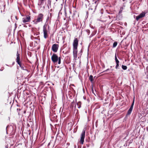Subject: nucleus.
<instances>
[{
  "label": "nucleus",
  "instance_id": "nucleus-5",
  "mask_svg": "<svg viewBox=\"0 0 148 148\" xmlns=\"http://www.w3.org/2000/svg\"><path fill=\"white\" fill-rule=\"evenodd\" d=\"M58 45L56 44H53L52 47V51L54 52H57L58 50Z\"/></svg>",
  "mask_w": 148,
  "mask_h": 148
},
{
  "label": "nucleus",
  "instance_id": "nucleus-4",
  "mask_svg": "<svg viewBox=\"0 0 148 148\" xmlns=\"http://www.w3.org/2000/svg\"><path fill=\"white\" fill-rule=\"evenodd\" d=\"M43 17V15L42 14H40L38 15V17L36 19L34 20V22L35 23H37L39 22L42 21Z\"/></svg>",
  "mask_w": 148,
  "mask_h": 148
},
{
  "label": "nucleus",
  "instance_id": "nucleus-1",
  "mask_svg": "<svg viewBox=\"0 0 148 148\" xmlns=\"http://www.w3.org/2000/svg\"><path fill=\"white\" fill-rule=\"evenodd\" d=\"M78 40L77 38H75L73 43V55L74 58H76L77 56V47Z\"/></svg>",
  "mask_w": 148,
  "mask_h": 148
},
{
  "label": "nucleus",
  "instance_id": "nucleus-20",
  "mask_svg": "<svg viewBox=\"0 0 148 148\" xmlns=\"http://www.w3.org/2000/svg\"><path fill=\"white\" fill-rule=\"evenodd\" d=\"M133 106L132 105H131V107H130V108H132V109H133Z\"/></svg>",
  "mask_w": 148,
  "mask_h": 148
},
{
  "label": "nucleus",
  "instance_id": "nucleus-3",
  "mask_svg": "<svg viewBox=\"0 0 148 148\" xmlns=\"http://www.w3.org/2000/svg\"><path fill=\"white\" fill-rule=\"evenodd\" d=\"M85 130L84 129L81 135V139L80 142L82 144H83L84 142V138L85 137Z\"/></svg>",
  "mask_w": 148,
  "mask_h": 148
},
{
  "label": "nucleus",
  "instance_id": "nucleus-9",
  "mask_svg": "<svg viewBox=\"0 0 148 148\" xmlns=\"http://www.w3.org/2000/svg\"><path fill=\"white\" fill-rule=\"evenodd\" d=\"M21 67V69L23 70H27V69H24V66L23 64H22L21 62L19 63V64H18Z\"/></svg>",
  "mask_w": 148,
  "mask_h": 148
},
{
  "label": "nucleus",
  "instance_id": "nucleus-11",
  "mask_svg": "<svg viewBox=\"0 0 148 148\" xmlns=\"http://www.w3.org/2000/svg\"><path fill=\"white\" fill-rule=\"evenodd\" d=\"M115 61H116V63H119V60L117 59L116 54H115Z\"/></svg>",
  "mask_w": 148,
  "mask_h": 148
},
{
  "label": "nucleus",
  "instance_id": "nucleus-18",
  "mask_svg": "<svg viewBox=\"0 0 148 148\" xmlns=\"http://www.w3.org/2000/svg\"><path fill=\"white\" fill-rule=\"evenodd\" d=\"M134 100H133V101L131 104L132 105L134 106Z\"/></svg>",
  "mask_w": 148,
  "mask_h": 148
},
{
  "label": "nucleus",
  "instance_id": "nucleus-24",
  "mask_svg": "<svg viewBox=\"0 0 148 148\" xmlns=\"http://www.w3.org/2000/svg\"><path fill=\"white\" fill-rule=\"evenodd\" d=\"M80 108V107H79H79H78V108Z\"/></svg>",
  "mask_w": 148,
  "mask_h": 148
},
{
  "label": "nucleus",
  "instance_id": "nucleus-21",
  "mask_svg": "<svg viewBox=\"0 0 148 148\" xmlns=\"http://www.w3.org/2000/svg\"><path fill=\"white\" fill-rule=\"evenodd\" d=\"M109 70V69H108L107 70H105V71H103V72H106V71H108Z\"/></svg>",
  "mask_w": 148,
  "mask_h": 148
},
{
  "label": "nucleus",
  "instance_id": "nucleus-23",
  "mask_svg": "<svg viewBox=\"0 0 148 148\" xmlns=\"http://www.w3.org/2000/svg\"><path fill=\"white\" fill-rule=\"evenodd\" d=\"M15 18H16V19H17V18H16V16H15Z\"/></svg>",
  "mask_w": 148,
  "mask_h": 148
},
{
  "label": "nucleus",
  "instance_id": "nucleus-22",
  "mask_svg": "<svg viewBox=\"0 0 148 148\" xmlns=\"http://www.w3.org/2000/svg\"><path fill=\"white\" fill-rule=\"evenodd\" d=\"M92 90L93 91V85H92Z\"/></svg>",
  "mask_w": 148,
  "mask_h": 148
},
{
  "label": "nucleus",
  "instance_id": "nucleus-25",
  "mask_svg": "<svg viewBox=\"0 0 148 148\" xmlns=\"http://www.w3.org/2000/svg\"><path fill=\"white\" fill-rule=\"evenodd\" d=\"M50 14V16H51V13Z\"/></svg>",
  "mask_w": 148,
  "mask_h": 148
},
{
  "label": "nucleus",
  "instance_id": "nucleus-15",
  "mask_svg": "<svg viewBox=\"0 0 148 148\" xmlns=\"http://www.w3.org/2000/svg\"><path fill=\"white\" fill-rule=\"evenodd\" d=\"M116 69H118V67L119 66V63H116Z\"/></svg>",
  "mask_w": 148,
  "mask_h": 148
},
{
  "label": "nucleus",
  "instance_id": "nucleus-17",
  "mask_svg": "<svg viewBox=\"0 0 148 148\" xmlns=\"http://www.w3.org/2000/svg\"><path fill=\"white\" fill-rule=\"evenodd\" d=\"M16 56L17 57V56L19 57V54L18 52V51L17 52Z\"/></svg>",
  "mask_w": 148,
  "mask_h": 148
},
{
  "label": "nucleus",
  "instance_id": "nucleus-29",
  "mask_svg": "<svg viewBox=\"0 0 148 148\" xmlns=\"http://www.w3.org/2000/svg\"><path fill=\"white\" fill-rule=\"evenodd\" d=\"M41 0V1H43V0Z\"/></svg>",
  "mask_w": 148,
  "mask_h": 148
},
{
  "label": "nucleus",
  "instance_id": "nucleus-6",
  "mask_svg": "<svg viewBox=\"0 0 148 148\" xmlns=\"http://www.w3.org/2000/svg\"><path fill=\"white\" fill-rule=\"evenodd\" d=\"M23 22L24 23L30 21V16H27L25 18H23L22 19Z\"/></svg>",
  "mask_w": 148,
  "mask_h": 148
},
{
  "label": "nucleus",
  "instance_id": "nucleus-8",
  "mask_svg": "<svg viewBox=\"0 0 148 148\" xmlns=\"http://www.w3.org/2000/svg\"><path fill=\"white\" fill-rule=\"evenodd\" d=\"M43 31L45 38H46V26L45 25L43 26Z\"/></svg>",
  "mask_w": 148,
  "mask_h": 148
},
{
  "label": "nucleus",
  "instance_id": "nucleus-28",
  "mask_svg": "<svg viewBox=\"0 0 148 148\" xmlns=\"http://www.w3.org/2000/svg\"><path fill=\"white\" fill-rule=\"evenodd\" d=\"M47 85H49V84H47Z\"/></svg>",
  "mask_w": 148,
  "mask_h": 148
},
{
  "label": "nucleus",
  "instance_id": "nucleus-27",
  "mask_svg": "<svg viewBox=\"0 0 148 148\" xmlns=\"http://www.w3.org/2000/svg\"><path fill=\"white\" fill-rule=\"evenodd\" d=\"M121 12V11H120L119 12Z\"/></svg>",
  "mask_w": 148,
  "mask_h": 148
},
{
  "label": "nucleus",
  "instance_id": "nucleus-10",
  "mask_svg": "<svg viewBox=\"0 0 148 148\" xmlns=\"http://www.w3.org/2000/svg\"><path fill=\"white\" fill-rule=\"evenodd\" d=\"M20 57L17 56L16 58V62H17L18 64H19V63L21 62L20 61Z\"/></svg>",
  "mask_w": 148,
  "mask_h": 148
},
{
  "label": "nucleus",
  "instance_id": "nucleus-7",
  "mask_svg": "<svg viewBox=\"0 0 148 148\" xmlns=\"http://www.w3.org/2000/svg\"><path fill=\"white\" fill-rule=\"evenodd\" d=\"M145 13L143 12L140 14L138 16H136V20L138 21L139 19L144 17L145 15Z\"/></svg>",
  "mask_w": 148,
  "mask_h": 148
},
{
  "label": "nucleus",
  "instance_id": "nucleus-19",
  "mask_svg": "<svg viewBox=\"0 0 148 148\" xmlns=\"http://www.w3.org/2000/svg\"><path fill=\"white\" fill-rule=\"evenodd\" d=\"M132 109H133L132 108H130V109H129V110L132 111Z\"/></svg>",
  "mask_w": 148,
  "mask_h": 148
},
{
  "label": "nucleus",
  "instance_id": "nucleus-2",
  "mask_svg": "<svg viewBox=\"0 0 148 148\" xmlns=\"http://www.w3.org/2000/svg\"><path fill=\"white\" fill-rule=\"evenodd\" d=\"M51 59L54 63H56L58 60V64H60L61 63V58L58 57L55 54H53L51 57Z\"/></svg>",
  "mask_w": 148,
  "mask_h": 148
},
{
  "label": "nucleus",
  "instance_id": "nucleus-12",
  "mask_svg": "<svg viewBox=\"0 0 148 148\" xmlns=\"http://www.w3.org/2000/svg\"><path fill=\"white\" fill-rule=\"evenodd\" d=\"M122 69L124 70H126L127 68V67L126 66L123 65H122Z\"/></svg>",
  "mask_w": 148,
  "mask_h": 148
},
{
  "label": "nucleus",
  "instance_id": "nucleus-13",
  "mask_svg": "<svg viewBox=\"0 0 148 148\" xmlns=\"http://www.w3.org/2000/svg\"><path fill=\"white\" fill-rule=\"evenodd\" d=\"M93 76L92 75H90V76L89 79L91 82H92L93 80Z\"/></svg>",
  "mask_w": 148,
  "mask_h": 148
},
{
  "label": "nucleus",
  "instance_id": "nucleus-26",
  "mask_svg": "<svg viewBox=\"0 0 148 148\" xmlns=\"http://www.w3.org/2000/svg\"><path fill=\"white\" fill-rule=\"evenodd\" d=\"M121 12V11H120L119 12Z\"/></svg>",
  "mask_w": 148,
  "mask_h": 148
},
{
  "label": "nucleus",
  "instance_id": "nucleus-14",
  "mask_svg": "<svg viewBox=\"0 0 148 148\" xmlns=\"http://www.w3.org/2000/svg\"><path fill=\"white\" fill-rule=\"evenodd\" d=\"M117 42H114L113 45V47L114 48L117 45Z\"/></svg>",
  "mask_w": 148,
  "mask_h": 148
},
{
  "label": "nucleus",
  "instance_id": "nucleus-16",
  "mask_svg": "<svg viewBox=\"0 0 148 148\" xmlns=\"http://www.w3.org/2000/svg\"><path fill=\"white\" fill-rule=\"evenodd\" d=\"M131 112H132L131 111L128 110V112H127V114L128 115H130L131 114Z\"/></svg>",
  "mask_w": 148,
  "mask_h": 148
}]
</instances>
